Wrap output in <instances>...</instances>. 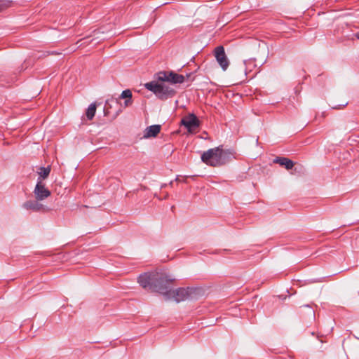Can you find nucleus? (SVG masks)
<instances>
[{
  "label": "nucleus",
  "mask_w": 359,
  "mask_h": 359,
  "mask_svg": "<svg viewBox=\"0 0 359 359\" xmlns=\"http://www.w3.org/2000/svg\"><path fill=\"white\" fill-rule=\"evenodd\" d=\"M235 158L232 149H224L222 146L210 149L201 155L202 161L208 165L219 167L229 163Z\"/></svg>",
  "instance_id": "f257e3e1"
},
{
  "label": "nucleus",
  "mask_w": 359,
  "mask_h": 359,
  "mask_svg": "<svg viewBox=\"0 0 359 359\" xmlns=\"http://www.w3.org/2000/svg\"><path fill=\"white\" fill-rule=\"evenodd\" d=\"M144 87L147 90L153 92L157 97L162 100L171 98L176 94V91L168 85L156 81L146 83Z\"/></svg>",
  "instance_id": "f03ea898"
},
{
  "label": "nucleus",
  "mask_w": 359,
  "mask_h": 359,
  "mask_svg": "<svg viewBox=\"0 0 359 359\" xmlns=\"http://www.w3.org/2000/svg\"><path fill=\"white\" fill-rule=\"evenodd\" d=\"M154 276L158 279L156 281L152 282V290L161 294L165 298L170 287V285L174 279L170 278L165 274L154 273Z\"/></svg>",
  "instance_id": "7ed1b4c3"
},
{
  "label": "nucleus",
  "mask_w": 359,
  "mask_h": 359,
  "mask_svg": "<svg viewBox=\"0 0 359 359\" xmlns=\"http://www.w3.org/2000/svg\"><path fill=\"white\" fill-rule=\"evenodd\" d=\"M193 293L194 289L189 287H180L176 290H172L170 288L165 299L166 300L174 299L175 302H180L191 298Z\"/></svg>",
  "instance_id": "20e7f679"
},
{
  "label": "nucleus",
  "mask_w": 359,
  "mask_h": 359,
  "mask_svg": "<svg viewBox=\"0 0 359 359\" xmlns=\"http://www.w3.org/2000/svg\"><path fill=\"white\" fill-rule=\"evenodd\" d=\"M214 55L221 68L224 71H226L229 65V61L226 57L224 47L222 46L216 47L214 50Z\"/></svg>",
  "instance_id": "39448f33"
},
{
  "label": "nucleus",
  "mask_w": 359,
  "mask_h": 359,
  "mask_svg": "<svg viewBox=\"0 0 359 359\" xmlns=\"http://www.w3.org/2000/svg\"><path fill=\"white\" fill-rule=\"evenodd\" d=\"M35 198L37 201H43L50 196V191L45 187V184L37 179V183L34 190Z\"/></svg>",
  "instance_id": "423d86ee"
},
{
  "label": "nucleus",
  "mask_w": 359,
  "mask_h": 359,
  "mask_svg": "<svg viewBox=\"0 0 359 359\" xmlns=\"http://www.w3.org/2000/svg\"><path fill=\"white\" fill-rule=\"evenodd\" d=\"M158 279L154 276V273H144L138 277V283L144 289L152 290V282Z\"/></svg>",
  "instance_id": "0eeeda50"
},
{
  "label": "nucleus",
  "mask_w": 359,
  "mask_h": 359,
  "mask_svg": "<svg viewBox=\"0 0 359 359\" xmlns=\"http://www.w3.org/2000/svg\"><path fill=\"white\" fill-rule=\"evenodd\" d=\"M182 124L186 127L188 131L196 129L199 126V121L196 116L191 114L182 119Z\"/></svg>",
  "instance_id": "6e6552de"
},
{
  "label": "nucleus",
  "mask_w": 359,
  "mask_h": 359,
  "mask_svg": "<svg viewBox=\"0 0 359 359\" xmlns=\"http://www.w3.org/2000/svg\"><path fill=\"white\" fill-rule=\"evenodd\" d=\"M39 201L36 199L27 201L22 204V208L34 212L43 210L45 209L44 205Z\"/></svg>",
  "instance_id": "1a4fd4ad"
},
{
  "label": "nucleus",
  "mask_w": 359,
  "mask_h": 359,
  "mask_svg": "<svg viewBox=\"0 0 359 359\" xmlns=\"http://www.w3.org/2000/svg\"><path fill=\"white\" fill-rule=\"evenodd\" d=\"M161 129V125L150 126L145 129L143 137L144 138L155 137L160 133Z\"/></svg>",
  "instance_id": "9d476101"
},
{
  "label": "nucleus",
  "mask_w": 359,
  "mask_h": 359,
  "mask_svg": "<svg viewBox=\"0 0 359 359\" xmlns=\"http://www.w3.org/2000/svg\"><path fill=\"white\" fill-rule=\"evenodd\" d=\"M273 163L284 166L287 170H290L294 166L293 161L285 157H277L273 160Z\"/></svg>",
  "instance_id": "9b49d317"
},
{
  "label": "nucleus",
  "mask_w": 359,
  "mask_h": 359,
  "mask_svg": "<svg viewBox=\"0 0 359 359\" xmlns=\"http://www.w3.org/2000/svg\"><path fill=\"white\" fill-rule=\"evenodd\" d=\"M168 76H169L168 82L172 83H182L184 81V76L182 74H178L173 72H170Z\"/></svg>",
  "instance_id": "f8f14e48"
},
{
  "label": "nucleus",
  "mask_w": 359,
  "mask_h": 359,
  "mask_svg": "<svg viewBox=\"0 0 359 359\" xmlns=\"http://www.w3.org/2000/svg\"><path fill=\"white\" fill-rule=\"evenodd\" d=\"M50 170H51L50 166L40 167L39 168V171L37 172L39 175L38 179H40V180H41V181L43 180L46 179L49 176Z\"/></svg>",
  "instance_id": "ddd939ff"
},
{
  "label": "nucleus",
  "mask_w": 359,
  "mask_h": 359,
  "mask_svg": "<svg viewBox=\"0 0 359 359\" xmlns=\"http://www.w3.org/2000/svg\"><path fill=\"white\" fill-rule=\"evenodd\" d=\"M96 112V104L92 103L89 105L86 111V115L88 120H92Z\"/></svg>",
  "instance_id": "4468645a"
},
{
  "label": "nucleus",
  "mask_w": 359,
  "mask_h": 359,
  "mask_svg": "<svg viewBox=\"0 0 359 359\" xmlns=\"http://www.w3.org/2000/svg\"><path fill=\"white\" fill-rule=\"evenodd\" d=\"M169 72H160L156 74V81L159 83H163L165 81H169V76H168Z\"/></svg>",
  "instance_id": "2eb2a0df"
},
{
  "label": "nucleus",
  "mask_w": 359,
  "mask_h": 359,
  "mask_svg": "<svg viewBox=\"0 0 359 359\" xmlns=\"http://www.w3.org/2000/svg\"><path fill=\"white\" fill-rule=\"evenodd\" d=\"M12 3L13 1L11 0H0V12L11 6Z\"/></svg>",
  "instance_id": "dca6fc26"
},
{
  "label": "nucleus",
  "mask_w": 359,
  "mask_h": 359,
  "mask_svg": "<svg viewBox=\"0 0 359 359\" xmlns=\"http://www.w3.org/2000/svg\"><path fill=\"white\" fill-rule=\"evenodd\" d=\"M120 98L121 99H131L132 98V92L129 89L124 90L120 95Z\"/></svg>",
  "instance_id": "f3484780"
},
{
  "label": "nucleus",
  "mask_w": 359,
  "mask_h": 359,
  "mask_svg": "<svg viewBox=\"0 0 359 359\" xmlns=\"http://www.w3.org/2000/svg\"><path fill=\"white\" fill-rule=\"evenodd\" d=\"M307 309V313L311 317H315V311L314 310L309 306V305H305L304 306Z\"/></svg>",
  "instance_id": "a211bd4d"
},
{
  "label": "nucleus",
  "mask_w": 359,
  "mask_h": 359,
  "mask_svg": "<svg viewBox=\"0 0 359 359\" xmlns=\"http://www.w3.org/2000/svg\"><path fill=\"white\" fill-rule=\"evenodd\" d=\"M244 63L246 67V68H245V72H246L250 69V66L254 65V60L250 59L248 60H245L244 62Z\"/></svg>",
  "instance_id": "6ab92c4d"
},
{
  "label": "nucleus",
  "mask_w": 359,
  "mask_h": 359,
  "mask_svg": "<svg viewBox=\"0 0 359 359\" xmlns=\"http://www.w3.org/2000/svg\"><path fill=\"white\" fill-rule=\"evenodd\" d=\"M132 102H132V100H131V99H126V100H125V102H124V106H125L126 107H128V106L131 105Z\"/></svg>",
  "instance_id": "aec40b11"
},
{
  "label": "nucleus",
  "mask_w": 359,
  "mask_h": 359,
  "mask_svg": "<svg viewBox=\"0 0 359 359\" xmlns=\"http://www.w3.org/2000/svg\"><path fill=\"white\" fill-rule=\"evenodd\" d=\"M110 101L113 102V101H114V99L112 98V99H111V100H107L106 101V103H105V107H107V106L111 107V106H110V104H109V102H110ZM114 102H117V100H114Z\"/></svg>",
  "instance_id": "412c9836"
},
{
  "label": "nucleus",
  "mask_w": 359,
  "mask_h": 359,
  "mask_svg": "<svg viewBox=\"0 0 359 359\" xmlns=\"http://www.w3.org/2000/svg\"><path fill=\"white\" fill-rule=\"evenodd\" d=\"M355 36L356 39H359V32L355 34Z\"/></svg>",
  "instance_id": "4be33fe9"
}]
</instances>
